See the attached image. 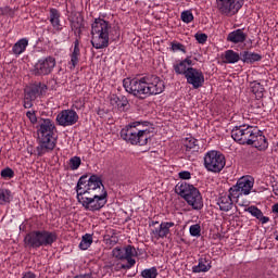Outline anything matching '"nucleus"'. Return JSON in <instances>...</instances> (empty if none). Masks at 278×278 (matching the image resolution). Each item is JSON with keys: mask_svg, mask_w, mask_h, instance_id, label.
Segmentation results:
<instances>
[{"mask_svg": "<svg viewBox=\"0 0 278 278\" xmlns=\"http://www.w3.org/2000/svg\"><path fill=\"white\" fill-rule=\"evenodd\" d=\"M242 60V56L233 51V50H226L224 52V62L225 64H236Z\"/></svg>", "mask_w": 278, "mask_h": 278, "instance_id": "29", "label": "nucleus"}, {"mask_svg": "<svg viewBox=\"0 0 278 278\" xmlns=\"http://www.w3.org/2000/svg\"><path fill=\"white\" fill-rule=\"evenodd\" d=\"M227 40L233 45H240V42H244L247 40V34L242 29H236L228 34Z\"/></svg>", "mask_w": 278, "mask_h": 278, "instance_id": "25", "label": "nucleus"}, {"mask_svg": "<svg viewBox=\"0 0 278 278\" xmlns=\"http://www.w3.org/2000/svg\"><path fill=\"white\" fill-rule=\"evenodd\" d=\"M22 278H36V274H34L31 271H26L23 274Z\"/></svg>", "mask_w": 278, "mask_h": 278, "instance_id": "48", "label": "nucleus"}, {"mask_svg": "<svg viewBox=\"0 0 278 278\" xmlns=\"http://www.w3.org/2000/svg\"><path fill=\"white\" fill-rule=\"evenodd\" d=\"M189 233L193 238H199V236H201V225L199 224L191 225L189 228Z\"/></svg>", "mask_w": 278, "mask_h": 278, "instance_id": "39", "label": "nucleus"}, {"mask_svg": "<svg viewBox=\"0 0 278 278\" xmlns=\"http://www.w3.org/2000/svg\"><path fill=\"white\" fill-rule=\"evenodd\" d=\"M58 241V232L48 230H35L27 233L24 243L30 249H40V247H51Z\"/></svg>", "mask_w": 278, "mask_h": 278, "instance_id": "5", "label": "nucleus"}, {"mask_svg": "<svg viewBox=\"0 0 278 278\" xmlns=\"http://www.w3.org/2000/svg\"><path fill=\"white\" fill-rule=\"evenodd\" d=\"M244 212H249V214H251V216L260 220L262 225H266V223L270 222V217L264 216V213L262 212V210H260L255 205H251L250 207L245 208Z\"/></svg>", "mask_w": 278, "mask_h": 278, "instance_id": "24", "label": "nucleus"}, {"mask_svg": "<svg viewBox=\"0 0 278 278\" xmlns=\"http://www.w3.org/2000/svg\"><path fill=\"white\" fill-rule=\"evenodd\" d=\"M12 201V191L0 188V205H5Z\"/></svg>", "mask_w": 278, "mask_h": 278, "instance_id": "33", "label": "nucleus"}, {"mask_svg": "<svg viewBox=\"0 0 278 278\" xmlns=\"http://www.w3.org/2000/svg\"><path fill=\"white\" fill-rule=\"evenodd\" d=\"M91 244H92V236L86 233L85 236H83V239L79 243V249L81 251H87V249H90Z\"/></svg>", "mask_w": 278, "mask_h": 278, "instance_id": "34", "label": "nucleus"}, {"mask_svg": "<svg viewBox=\"0 0 278 278\" xmlns=\"http://www.w3.org/2000/svg\"><path fill=\"white\" fill-rule=\"evenodd\" d=\"M178 175H179L180 179H190V177H191V174L188 170L180 172Z\"/></svg>", "mask_w": 278, "mask_h": 278, "instance_id": "47", "label": "nucleus"}, {"mask_svg": "<svg viewBox=\"0 0 278 278\" xmlns=\"http://www.w3.org/2000/svg\"><path fill=\"white\" fill-rule=\"evenodd\" d=\"M170 49L174 53H176V51H181V53H186V46H184L182 43L178 42V41H172L170 42Z\"/></svg>", "mask_w": 278, "mask_h": 278, "instance_id": "40", "label": "nucleus"}, {"mask_svg": "<svg viewBox=\"0 0 278 278\" xmlns=\"http://www.w3.org/2000/svg\"><path fill=\"white\" fill-rule=\"evenodd\" d=\"M275 240H277V241H278V235H276V238H275Z\"/></svg>", "mask_w": 278, "mask_h": 278, "instance_id": "53", "label": "nucleus"}, {"mask_svg": "<svg viewBox=\"0 0 278 278\" xmlns=\"http://www.w3.org/2000/svg\"><path fill=\"white\" fill-rule=\"evenodd\" d=\"M1 177H3V179H12V177H14V170H12L10 167H7L1 170Z\"/></svg>", "mask_w": 278, "mask_h": 278, "instance_id": "43", "label": "nucleus"}, {"mask_svg": "<svg viewBox=\"0 0 278 278\" xmlns=\"http://www.w3.org/2000/svg\"><path fill=\"white\" fill-rule=\"evenodd\" d=\"M155 225H160V222H151L150 227H155Z\"/></svg>", "mask_w": 278, "mask_h": 278, "instance_id": "52", "label": "nucleus"}, {"mask_svg": "<svg viewBox=\"0 0 278 278\" xmlns=\"http://www.w3.org/2000/svg\"><path fill=\"white\" fill-rule=\"evenodd\" d=\"M176 194H179L192 210H203V197L194 186L187 182H179L175 187Z\"/></svg>", "mask_w": 278, "mask_h": 278, "instance_id": "6", "label": "nucleus"}, {"mask_svg": "<svg viewBox=\"0 0 278 278\" xmlns=\"http://www.w3.org/2000/svg\"><path fill=\"white\" fill-rule=\"evenodd\" d=\"M271 211H273L275 214H278V203H276V204L273 205Z\"/></svg>", "mask_w": 278, "mask_h": 278, "instance_id": "51", "label": "nucleus"}, {"mask_svg": "<svg viewBox=\"0 0 278 278\" xmlns=\"http://www.w3.org/2000/svg\"><path fill=\"white\" fill-rule=\"evenodd\" d=\"M50 23L56 31H62L60 11H58V9H50Z\"/></svg>", "mask_w": 278, "mask_h": 278, "instance_id": "30", "label": "nucleus"}, {"mask_svg": "<svg viewBox=\"0 0 278 278\" xmlns=\"http://www.w3.org/2000/svg\"><path fill=\"white\" fill-rule=\"evenodd\" d=\"M153 125L149 122H132L121 130V138L138 147H146L151 140Z\"/></svg>", "mask_w": 278, "mask_h": 278, "instance_id": "3", "label": "nucleus"}, {"mask_svg": "<svg viewBox=\"0 0 278 278\" xmlns=\"http://www.w3.org/2000/svg\"><path fill=\"white\" fill-rule=\"evenodd\" d=\"M212 268V263L207 258H199L198 265L192 267V273H207Z\"/></svg>", "mask_w": 278, "mask_h": 278, "instance_id": "32", "label": "nucleus"}, {"mask_svg": "<svg viewBox=\"0 0 278 278\" xmlns=\"http://www.w3.org/2000/svg\"><path fill=\"white\" fill-rule=\"evenodd\" d=\"M255 181L252 177H241L235 186L229 189V192L236 201L242 197V194H251Z\"/></svg>", "mask_w": 278, "mask_h": 278, "instance_id": "9", "label": "nucleus"}, {"mask_svg": "<svg viewBox=\"0 0 278 278\" xmlns=\"http://www.w3.org/2000/svg\"><path fill=\"white\" fill-rule=\"evenodd\" d=\"M55 124L50 118L41 119L39 123L38 134L40 137H53Z\"/></svg>", "mask_w": 278, "mask_h": 278, "instance_id": "17", "label": "nucleus"}, {"mask_svg": "<svg viewBox=\"0 0 278 278\" xmlns=\"http://www.w3.org/2000/svg\"><path fill=\"white\" fill-rule=\"evenodd\" d=\"M244 5V0H216V10L222 16H236Z\"/></svg>", "mask_w": 278, "mask_h": 278, "instance_id": "8", "label": "nucleus"}, {"mask_svg": "<svg viewBox=\"0 0 278 278\" xmlns=\"http://www.w3.org/2000/svg\"><path fill=\"white\" fill-rule=\"evenodd\" d=\"M112 24L101 17L94 20L91 25V45L94 49H108L110 36H112Z\"/></svg>", "mask_w": 278, "mask_h": 278, "instance_id": "4", "label": "nucleus"}, {"mask_svg": "<svg viewBox=\"0 0 278 278\" xmlns=\"http://www.w3.org/2000/svg\"><path fill=\"white\" fill-rule=\"evenodd\" d=\"M78 203L89 212H99L108 203V191L103 180L98 175H84L78 179L76 186Z\"/></svg>", "mask_w": 278, "mask_h": 278, "instance_id": "1", "label": "nucleus"}, {"mask_svg": "<svg viewBox=\"0 0 278 278\" xmlns=\"http://www.w3.org/2000/svg\"><path fill=\"white\" fill-rule=\"evenodd\" d=\"M255 129V127L249 125L236 126L231 130V138L239 144H251Z\"/></svg>", "mask_w": 278, "mask_h": 278, "instance_id": "10", "label": "nucleus"}, {"mask_svg": "<svg viewBox=\"0 0 278 278\" xmlns=\"http://www.w3.org/2000/svg\"><path fill=\"white\" fill-rule=\"evenodd\" d=\"M123 86L129 94L138 99H147L153 94H162L166 88L164 80L160 77L152 75L142 78H125Z\"/></svg>", "mask_w": 278, "mask_h": 278, "instance_id": "2", "label": "nucleus"}, {"mask_svg": "<svg viewBox=\"0 0 278 278\" xmlns=\"http://www.w3.org/2000/svg\"><path fill=\"white\" fill-rule=\"evenodd\" d=\"M34 99L29 98L28 96H25L24 93V99H23V106L25 108V110H29L31 108H34Z\"/></svg>", "mask_w": 278, "mask_h": 278, "instance_id": "41", "label": "nucleus"}, {"mask_svg": "<svg viewBox=\"0 0 278 278\" xmlns=\"http://www.w3.org/2000/svg\"><path fill=\"white\" fill-rule=\"evenodd\" d=\"M273 192L278 197V184L273 185Z\"/></svg>", "mask_w": 278, "mask_h": 278, "instance_id": "49", "label": "nucleus"}, {"mask_svg": "<svg viewBox=\"0 0 278 278\" xmlns=\"http://www.w3.org/2000/svg\"><path fill=\"white\" fill-rule=\"evenodd\" d=\"M106 244L112 249V247H116L118 244V237L116 236H111L109 239H106Z\"/></svg>", "mask_w": 278, "mask_h": 278, "instance_id": "46", "label": "nucleus"}, {"mask_svg": "<svg viewBox=\"0 0 278 278\" xmlns=\"http://www.w3.org/2000/svg\"><path fill=\"white\" fill-rule=\"evenodd\" d=\"M233 197H231V192L223 193L217 200V205L219 206L220 212H229L233 207Z\"/></svg>", "mask_w": 278, "mask_h": 278, "instance_id": "20", "label": "nucleus"}, {"mask_svg": "<svg viewBox=\"0 0 278 278\" xmlns=\"http://www.w3.org/2000/svg\"><path fill=\"white\" fill-rule=\"evenodd\" d=\"M184 147L186 148V152H190L192 151L198 152L199 151V140H197L194 137L189 136L186 137L184 140Z\"/></svg>", "mask_w": 278, "mask_h": 278, "instance_id": "31", "label": "nucleus"}, {"mask_svg": "<svg viewBox=\"0 0 278 278\" xmlns=\"http://www.w3.org/2000/svg\"><path fill=\"white\" fill-rule=\"evenodd\" d=\"M250 144L255 147V149H258V151H266V149H268V140L263 136L262 130H258L257 128L254 130Z\"/></svg>", "mask_w": 278, "mask_h": 278, "instance_id": "16", "label": "nucleus"}, {"mask_svg": "<svg viewBox=\"0 0 278 278\" xmlns=\"http://www.w3.org/2000/svg\"><path fill=\"white\" fill-rule=\"evenodd\" d=\"M195 40L200 43V45H205V42H207V35L206 34H195Z\"/></svg>", "mask_w": 278, "mask_h": 278, "instance_id": "45", "label": "nucleus"}, {"mask_svg": "<svg viewBox=\"0 0 278 278\" xmlns=\"http://www.w3.org/2000/svg\"><path fill=\"white\" fill-rule=\"evenodd\" d=\"M187 79V84L192 86L194 90H199V88H203V84H205V75L201 70H197L194 67H189L187 75L185 76Z\"/></svg>", "mask_w": 278, "mask_h": 278, "instance_id": "13", "label": "nucleus"}, {"mask_svg": "<svg viewBox=\"0 0 278 278\" xmlns=\"http://www.w3.org/2000/svg\"><path fill=\"white\" fill-rule=\"evenodd\" d=\"M79 121V115L75 110H63L56 115V123L61 127H73Z\"/></svg>", "mask_w": 278, "mask_h": 278, "instance_id": "12", "label": "nucleus"}, {"mask_svg": "<svg viewBox=\"0 0 278 278\" xmlns=\"http://www.w3.org/2000/svg\"><path fill=\"white\" fill-rule=\"evenodd\" d=\"M173 68L176 75H184L186 77L188 75V71L192 68V59H190V56H187L185 60L175 63L173 65Z\"/></svg>", "mask_w": 278, "mask_h": 278, "instance_id": "22", "label": "nucleus"}, {"mask_svg": "<svg viewBox=\"0 0 278 278\" xmlns=\"http://www.w3.org/2000/svg\"><path fill=\"white\" fill-rule=\"evenodd\" d=\"M81 166V157L73 156L70 159V168L71 170H77Z\"/></svg>", "mask_w": 278, "mask_h": 278, "instance_id": "38", "label": "nucleus"}, {"mask_svg": "<svg viewBox=\"0 0 278 278\" xmlns=\"http://www.w3.org/2000/svg\"><path fill=\"white\" fill-rule=\"evenodd\" d=\"M55 58L47 56L45 59H40L34 66L33 73L36 76L40 75H51L53 73V68H55Z\"/></svg>", "mask_w": 278, "mask_h": 278, "instance_id": "11", "label": "nucleus"}, {"mask_svg": "<svg viewBox=\"0 0 278 278\" xmlns=\"http://www.w3.org/2000/svg\"><path fill=\"white\" fill-rule=\"evenodd\" d=\"M241 61L244 64H254V62L262 61V55L260 53L251 52V51H243L240 53Z\"/></svg>", "mask_w": 278, "mask_h": 278, "instance_id": "28", "label": "nucleus"}, {"mask_svg": "<svg viewBox=\"0 0 278 278\" xmlns=\"http://www.w3.org/2000/svg\"><path fill=\"white\" fill-rule=\"evenodd\" d=\"M112 254L116 260H126L129 264V260H134L132 257L138 255V251H136L134 245H126L125 248L117 247L113 249Z\"/></svg>", "mask_w": 278, "mask_h": 278, "instance_id": "14", "label": "nucleus"}, {"mask_svg": "<svg viewBox=\"0 0 278 278\" xmlns=\"http://www.w3.org/2000/svg\"><path fill=\"white\" fill-rule=\"evenodd\" d=\"M27 47H29V40L27 38L20 39L17 42L14 43L12 48L13 55L18 58V55L25 53Z\"/></svg>", "mask_w": 278, "mask_h": 278, "instance_id": "27", "label": "nucleus"}, {"mask_svg": "<svg viewBox=\"0 0 278 278\" xmlns=\"http://www.w3.org/2000/svg\"><path fill=\"white\" fill-rule=\"evenodd\" d=\"M180 18L182 23H192L194 21V15L192 14V11H182Z\"/></svg>", "mask_w": 278, "mask_h": 278, "instance_id": "37", "label": "nucleus"}, {"mask_svg": "<svg viewBox=\"0 0 278 278\" xmlns=\"http://www.w3.org/2000/svg\"><path fill=\"white\" fill-rule=\"evenodd\" d=\"M45 92H47V85H42V83L31 85L24 90V94L35 101L37 97H41Z\"/></svg>", "mask_w": 278, "mask_h": 278, "instance_id": "18", "label": "nucleus"}, {"mask_svg": "<svg viewBox=\"0 0 278 278\" xmlns=\"http://www.w3.org/2000/svg\"><path fill=\"white\" fill-rule=\"evenodd\" d=\"M136 266V260H129L127 264H123L121 261L114 260L109 262L106 267L112 270V273H118L121 270H129V268H134Z\"/></svg>", "mask_w": 278, "mask_h": 278, "instance_id": "21", "label": "nucleus"}, {"mask_svg": "<svg viewBox=\"0 0 278 278\" xmlns=\"http://www.w3.org/2000/svg\"><path fill=\"white\" fill-rule=\"evenodd\" d=\"M170 227H175V223L173 222H162L159 228L152 229V235L156 240L160 238H168V233H170Z\"/></svg>", "mask_w": 278, "mask_h": 278, "instance_id": "19", "label": "nucleus"}, {"mask_svg": "<svg viewBox=\"0 0 278 278\" xmlns=\"http://www.w3.org/2000/svg\"><path fill=\"white\" fill-rule=\"evenodd\" d=\"M251 90L255 97L262 98L264 96V86L257 81L252 84Z\"/></svg>", "mask_w": 278, "mask_h": 278, "instance_id": "35", "label": "nucleus"}, {"mask_svg": "<svg viewBox=\"0 0 278 278\" xmlns=\"http://www.w3.org/2000/svg\"><path fill=\"white\" fill-rule=\"evenodd\" d=\"M81 56V50H79V40L76 39L74 41V49L72 51V53L70 54L71 61V70H75V67L77 66V64H79V58Z\"/></svg>", "mask_w": 278, "mask_h": 278, "instance_id": "26", "label": "nucleus"}, {"mask_svg": "<svg viewBox=\"0 0 278 278\" xmlns=\"http://www.w3.org/2000/svg\"><path fill=\"white\" fill-rule=\"evenodd\" d=\"M55 149V139L53 137H39V144L37 147V155L42 157L45 153H49Z\"/></svg>", "mask_w": 278, "mask_h": 278, "instance_id": "15", "label": "nucleus"}, {"mask_svg": "<svg viewBox=\"0 0 278 278\" xmlns=\"http://www.w3.org/2000/svg\"><path fill=\"white\" fill-rule=\"evenodd\" d=\"M97 114H98V116L103 117V116H105V111L98 109Z\"/></svg>", "mask_w": 278, "mask_h": 278, "instance_id": "50", "label": "nucleus"}, {"mask_svg": "<svg viewBox=\"0 0 278 278\" xmlns=\"http://www.w3.org/2000/svg\"><path fill=\"white\" fill-rule=\"evenodd\" d=\"M27 118L30 121L33 125L38 123V117L36 116V111L31 110L26 113Z\"/></svg>", "mask_w": 278, "mask_h": 278, "instance_id": "44", "label": "nucleus"}, {"mask_svg": "<svg viewBox=\"0 0 278 278\" xmlns=\"http://www.w3.org/2000/svg\"><path fill=\"white\" fill-rule=\"evenodd\" d=\"M157 268L155 267L147 268L141 271L142 278H157Z\"/></svg>", "mask_w": 278, "mask_h": 278, "instance_id": "36", "label": "nucleus"}, {"mask_svg": "<svg viewBox=\"0 0 278 278\" xmlns=\"http://www.w3.org/2000/svg\"><path fill=\"white\" fill-rule=\"evenodd\" d=\"M225 155L216 150H211L204 154V167L210 173H220L225 168Z\"/></svg>", "mask_w": 278, "mask_h": 278, "instance_id": "7", "label": "nucleus"}, {"mask_svg": "<svg viewBox=\"0 0 278 278\" xmlns=\"http://www.w3.org/2000/svg\"><path fill=\"white\" fill-rule=\"evenodd\" d=\"M84 27V18L76 17V20L72 21V29H81Z\"/></svg>", "mask_w": 278, "mask_h": 278, "instance_id": "42", "label": "nucleus"}, {"mask_svg": "<svg viewBox=\"0 0 278 278\" xmlns=\"http://www.w3.org/2000/svg\"><path fill=\"white\" fill-rule=\"evenodd\" d=\"M110 103L113 108H117L119 112H125L127 108H129V100H127V97L122 96L118 98L116 94H111L110 96Z\"/></svg>", "mask_w": 278, "mask_h": 278, "instance_id": "23", "label": "nucleus"}]
</instances>
